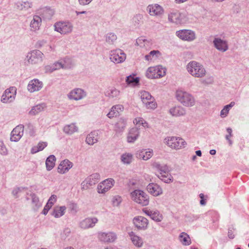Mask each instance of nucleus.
I'll return each instance as SVG.
<instances>
[{
  "mask_svg": "<svg viewBox=\"0 0 249 249\" xmlns=\"http://www.w3.org/2000/svg\"><path fill=\"white\" fill-rule=\"evenodd\" d=\"M187 71L193 77L203 78L207 74L206 70L204 66L196 61H191L186 66Z\"/></svg>",
  "mask_w": 249,
  "mask_h": 249,
  "instance_id": "nucleus-1",
  "label": "nucleus"
},
{
  "mask_svg": "<svg viewBox=\"0 0 249 249\" xmlns=\"http://www.w3.org/2000/svg\"><path fill=\"white\" fill-rule=\"evenodd\" d=\"M176 96L177 100L184 106L190 107L195 104L194 97L189 93L182 90H178L176 91Z\"/></svg>",
  "mask_w": 249,
  "mask_h": 249,
  "instance_id": "nucleus-2",
  "label": "nucleus"
},
{
  "mask_svg": "<svg viewBox=\"0 0 249 249\" xmlns=\"http://www.w3.org/2000/svg\"><path fill=\"white\" fill-rule=\"evenodd\" d=\"M164 142L169 147L175 149L184 148L187 143L181 138L176 136H169L165 138Z\"/></svg>",
  "mask_w": 249,
  "mask_h": 249,
  "instance_id": "nucleus-3",
  "label": "nucleus"
},
{
  "mask_svg": "<svg viewBox=\"0 0 249 249\" xmlns=\"http://www.w3.org/2000/svg\"><path fill=\"white\" fill-rule=\"evenodd\" d=\"M165 69L161 66L149 67L145 73L146 76L149 79L160 78L165 75Z\"/></svg>",
  "mask_w": 249,
  "mask_h": 249,
  "instance_id": "nucleus-4",
  "label": "nucleus"
},
{
  "mask_svg": "<svg viewBox=\"0 0 249 249\" xmlns=\"http://www.w3.org/2000/svg\"><path fill=\"white\" fill-rule=\"evenodd\" d=\"M43 53L39 50H33L27 55L28 61L32 64H37L43 60Z\"/></svg>",
  "mask_w": 249,
  "mask_h": 249,
  "instance_id": "nucleus-5",
  "label": "nucleus"
},
{
  "mask_svg": "<svg viewBox=\"0 0 249 249\" xmlns=\"http://www.w3.org/2000/svg\"><path fill=\"white\" fill-rule=\"evenodd\" d=\"M177 36L184 41H192L196 38L194 32L190 30H180L176 32Z\"/></svg>",
  "mask_w": 249,
  "mask_h": 249,
  "instance_id": "nucleus-6",
  "label": "nucleus"
},
{
  "mask_svg": "<svg viewBox=\"0 0 249 249\" xmlns=\"http://www.w3.org/2000/svg\"><path fill=\"white\" fill-rule=\"evenodd\" d=\"M132 223L138 230L144 231L147 228L148 220L142 216H137L133 218Z\"/></svg>",
  "mask_w": 249,
  "mask_h": 249,
  "instance_id": "nucleus-7",
  "label": "nucleus"
},
{
  "mask_svg": "<svg viewBox=\"0 0 249 249\" xmlns=\"http://www.w3.org/2000/svg\"><path fill=\"white\" fill-rule=\"evenodd\" d=\"M55 31L61 34H66L71 33L72 30V26L68 22H58L54 25Z\"/></svg>",
  "mask_w": 249,
  "mask_h": 249,
  "instance_id": "nucleus-8",
  "label": "nucleus"
},
{
  "mask_svg": "<svg viewBox=\"0 0 249 249\" xmlns=\"http://www.w3.org/2000/svg\"><path fill=\"white\" fill-rule=\"evenodd\" d=\"M17 92V89L12 87L6 89L2 94L1 101L4 103H8L12 102L15 98Z\"/></svg>",
  "mask_w": 249,
  "mask_h": 249,
  "instance_id": "nucleus-9",
  "label": "nucleus"
},
{
  "mask_svg": "<svg viewBox=\"0 0 249 249\" xmlns=\"http://www.w3.org/2000/svg\"><path fill=\"white\" fill-rule=\"evenodd\" d=\"M114 180L111 178L104 180L98 185V192L99 193L105 194L114 186Z\"/></svg>",
  "mask_w": 249,
  "mask_h": 249,
  "instance_id": "nucleus-10",
  "label": "nucleus"
},
{
  "mask_svg": "<svg viewBox=\"0 0 249 249\" xmlns=\"http://www.w3.org/2000/svg\"><path fill=\"white\" fill-rule=\"evenodd\" d=\"M110 59L115 63H120L125 60L126 55L122 50L118 49L111 52Z\"/></svg>",
  "mask_w": 249,
  "mask_h": 249,
  "instance_id": "nucleus-11",
  "label": "nucleus"
},
{
  "mask_svg": "<svg viewBox=\"0 0 249 249\" xmlns=\"http://www.w3.org/2000/svg\"><path fill=\"white\" fill-rule=\"evenodd\" d=\"M132 200L136 202H145L148 200V195L144 192L136 190L131 193Z\"/></svg>",
  "mask_w": 249,
  "mask_h": 249,
  "instance_id": "nucleus-12",
  "label": "nucleus"
},
{
  "mask_svg": "<svg viewBox=\"0 0 249 249\" xmlns=\"http://www.w3.org/2000/svg\"><path fill=\"white\" fill-rule=\"evenodd\" d=\"M147 10L152 16H160L163 14V8L158 4H153L148 6Z\"/></svg>",
  "mask_w": 249,
  "mask_h": 249,
  "instance_id": "nucleus-13",
  "label": "nucleus"
},
{
  "mask_svg": "<svg viewBox=\"0 0 249 249\" xmlns=\"http://www.w3.org/2000/svg\"><path fill=\"white\" fill-rule=\"evenodd\" d=\"M24 127L22 125L17 126L11 132L10 139L13 142L19 141L23 134Z\"/></svg>",
  "mask_w": 249,
  "mask_h": 249,
  "instance_id": "nucleus-14",
  "label": "nucleus"
},
{
  "mask_svg": "<svg viewBox=\"0 0 249 249\" xmlns=\"http://www.w3.org/2000/svg\"><path fill=\"white\" fill-rule=\"evenodd\" d=\"M142 212L155 221L160 222L163 219L162 214L158 211H153L144 208L142 209Z\"/></svg>",
  "mask_w": 249,
  "mask_h": 249,
  "instance_id": "nucleus-15",
  "label": "nucleus"
},
{
  "mask_svg": "<svg viewBox=\"0 0 249 249\" xmlns=\"http://www.w3.org/2000/svg\"><path fill=\"white\" fill-rule=\"evenodd\" d=\"M100 240L104 242H113L117 239V235L113 232H101L99 233Z\"/></svg>",
  "mask_w": 249,
  "mask_h": 249,
  "instance_id": "nucleus-16",
  "label": "nucleus"
},
{
  "mask_svg": "<svg viewBox=\"0 0 249 249\" xmlns=\"http://www.w3.org/2000/svg\"><path fill=\"white\" fill-rule=\"evenodd\" d=\"M86 96L85 92L80 89H76L71 90L68 94V97L71 100H79Z\"/></svg>",
  "mask_w": 249,
  "mask_h": 249,
  "instance_id": "nucleus-17",
  "label": "nucleus"
},
{
  "mask_svg": "<svg viewBox=\"0 0 249 249\" xmlns=\"http://www.w3.org/2000/svg\"><path fill=\"white\" fill-rule=\"evenodd\" d=\"M147 190L153 196H157L162 194V189L157 183H151L147 186Z\"/></svg>",
  "mask_w": 249,
  "mask_h": 249,
  "instance_id": "nucleus-18",
  "label": "nucleus"
},
{
  "mask_svg": "<svg viewBox=\"0 0 249 249\" xmlns=\"http://www.w3.org/2000/svg\"><path fill=\"white\" fill-rule=\"evenodd\" d=\"M97 222L98 219L95 217L87 218L81 221L80 226L84 229L92 228Z\"/></svg>",
  "mask_w": 249,
  "mask_h": 249,
  "instance_id": "nucleus-19",
  "label": "nucleus"
},
{
  "mask_svg": "<svg viewBox=\"0 0 249 249\" xmlns=\"http://www.w3.org/2000/svg\"><path fill=\"white\" fill-rule=\"evenodd\" d=\"M128 234L133 244L138 248H141L143 245V240L142 237L137 235L134 232L131 231Z\"/></svg>",
  "mask_w": 249,
  "mask_h": 249,
  "instance_id": "nucleus-20",
  "label": "nucleus"
},
{
  "mask_svg": "<svg viewBox=\"0 0 249 249\" xmlns=\"http://www.w3.org/2000/svg\"><path fill=\"white\" fill-rule=\"evenodd\" d=\"M184 17V15L177 11L171 13L168 16L170 21L177 24L181 23Z\"/></svg>",
  "mask_w": 249,
  "mask_h": 249,
  "instance_id": "nucleus-21",
  "label": "nucleus"
},
{
  "mask_svg": "<svg viewBox=\"0 0 249 249\" xmlns=\"http://www.w3.org/2000/svg\"><path fill=\"white\" fill-rule=\"evenodd\" d=\"M42 83L37 79L31 80L28 85V90L31 92L39 90L42 88Z\"/></svg>",
  "mask_w": 249,
  "mask_h": 249,
  "instance_id": "nucleus-22",
  "label": "nucleus"
},
{
  "mask_svg": "<svg viewBox=\"0 0 249 249\" xmlns=\"http://www.w3.org/2000/svg\"><path fill=\"white\" fill-rule=\"evenodd\" d=\"M72 166V163L68 160H65L58 165L57 171L60 174H64L68 172Z\"/></svg>",
  "mask_w": 249,
  "mask_h": 249,
  "instance_id": "nucleus-23",
  "label": "nucleus"
},
{
  "mask_svg": "<svg viewBox=\"0 0 249 249\" xmlns=\"http://www.w3.org/2000/svg\"><path fill=\"white\" fill-rule=\"evenodd\" d=\"M124 107L122 105H116L113 106L109 112L107 114V116L109 118L118 116L124 111Z\"/></svg>",
  "mask_w": 249,
  "mask_h": 249,
  "instance_id": "nucleus-24",
  "label": "nucleus"
},
{
  "mask_svg": "<svg viewBox=\"0 0 249 249\" xmlns=\"http://www.w3.org/2000/svg\"><path fill=\"white\" fill-rule=\"evenodd\" d=\"M69 66V64H62V62H57L53 63L52 65H48L46 66L45 69L47 72H52L53 71L62 69H68Z\"/></svg>",
  "mask_w": 249,
  "mask_h": 249,
  "instance_id": "nucleus-25",
  "label": "nucleus"
},
{
  "mask_svg": "<svg viewBox=\"0 0 249 249\" xmlns=\"http://www.w3.org/2000/svg\"><path fill=\"white\" fill-rule=\"evenodd\" d=\"M41 18L38 16H34L30 22V26L31 30L34 32L38 30L41 25Z\"/></svg>",
  "mask_w": 249,
  "mask_h": 249,
  "instance_id": "nucleus-26",
  "label": "nucleus"
},
{
  "mask_svg": "<svg viewBox=\"0 0 249 249\" xmlns=\"http://www.w3.org/2000/svg\"><path fill=\"white\" fill-rule=\"evenodd\" d=\"M153 43L151 39H147L141 36L136 40V44L141 48H150Z\"/></svg>",
  "mask_w": 249,
  "mask_h": 249,
  "instance_id": "nucleus-27",
  "label": "nucleus"
},
{
  "mask_svg": "<svg viewBox=\"0 0 249 249\" xmlns=\"http://www.w3.org/2000/svg\"><path fill=\"white\" fill-rule=\"evenodd\" d=\"M213 43L216 48L219 51L224 52L227 51L228 49L227 42L221 39L215 38L213 41Z\"/></svg>",
  "mask_w": 249,
  "mask_h": 249,
  "instance_id": "nucleus-28",
  "label": "nucleus"
},
{
  "mask_svg": "<svg viewBox=\"0 0 249 249\" xmlns=\"http://www.w3.org/2000/svg\"><path fill=\"white\" fill-rule=\"evenodd\" d=\"M139 135V132L137 128H132L129 132L127 137L128 142H133L136 140Z\"/></svg>",
  "mask_w": 249,
  "mask_h": 249,
  "instance_id": "nucleus-29",
  "label": "nucleus"
},
{
  "mask_svg": "<svg viewBox=\"0 0 249 249\" xmlns=\"http://www.w3.org/2000/svg\"><path fill=\"white\" fill-rule=\"evenodd\" d=\"M169 112L173 116L178 117L185 114L184 109L180 106H176L170 108Z\"/></svg>",
  "mask_w": 249,
  "mask_h": 249,
  "instance_id": "nucleus-30",
  "label": "nucleus"
},
{
  "mask_svg": "<svg viewBox=\"0 0 249 249\" xmlns=\"http://www.w3.org/2000/svg\"><path fill=\"white\" fill-rule=\"evenodd\" d=\"M153 155V150L151 149H142L140 151L139 158L144 160L150 159Z\"/></svg>",
  "mask_w": 249,
  "mask_h": 249,
  "instance_id": "nucleus-31",
  "label": "nucleus"
},
{
  "mask_svg": "<svg viewBox=\"0 0 249 249\" xmlns=\"http://www.w3.org/2000/svg\"><path fill=\"white\" fill-rule=\"evenodd\" d=\"M98 134L96 131H93L89 133L86 138V142L90 145H93L97 142Z\"/></svg>",
  "mask_w": 249,
  "mask_h": 249,
  "instance_id": "nucleus-32",
  "label": "nucleus"
},
{
  "mask_svg": "<svg viewBox=\"0 0 249 249\" xmlns=\"http://www.w3.org/2000/svg\"><path fill=\"white\" fill-rule=\"evenodd\" d=\"M125 81L128 85L135 86L139 84L140 78L136 74H132L126 77Z\"/></svg>",
  "mask_w": 249,
  "mask_h": 249,
  "instance_id": "nucleus-33",
  "label": "nucleus"
},
{
  "mask_svg": "<svg viewBox=\"0 0 249 249\" xmlns=\"http://www.w3.org/2000/svg\"><path fill=\"white\" fill-rule=\"evenodd\" d=\"M106 96L109 98H118L120 95V91L118 89L112 87L106 91Z\"/></svg>",
  "mask_w": 249,
  "mask_h": 249,
  "instance_id": "nucleus-34",
  "label": "nucleus"
},
{
  "mask_svg": "<svg viewBox=\"0 0 249 249\" xmlns=\"http://www.w3.org/2000/svg\"><path fill=\"white\" fill-rule=\"evenodd\" d=\"M134 124L138 127H141V126L144 128L148 127V124L141 117H137L134 119L133 120Z\"/></svg>",
  "mask_w": 249,
  "mask_h": 249,
  "instance_id": "nucleus-35",
  "label": "nucleus"
},
{
  "mask_svg": "<svg viewBox=\"0 0 249 249\" xmlns=\"http://www.w3.org/2000/svg\"><path fill=\"white\" fill-rule=\"evenodd\" d=\"M65 210L66 207L65 206L55 208L53 210L52 215L56 218L60 217L64 214Z\"/></svg>",
  "mask_w": 249,
  "mask_h": 249,
  "instance_id": "nucleus-36",
  "label": "nucleus"
},
{
  "mask_svg": "<svg viewBox=\"0 0 249 249\" xmlns=\"http://www.w3.org/2000/svg\"><path fill=\"white\" fill-rule=\"evenodd\" d=\"M55 158L53 155L50 156L46 160V166L48 170H52L55 165Z\"/></svg>",
  "mask_w": 249,
  "mask_h": 249,
  "instance_id": "nucleus-37",
  "label": "nucleus"
},
{
  "mask_svg": "<svg viewBox=\"0 0 249 249\" xmlns=\"http://www.w3.org/2000/svg\"><path fill=\"white\" fill-rule=\"evenodd\" d=\"M179 239L180 242L185 246L189 245L191 244V240L189 235L185 233L182 232L179 236Z\"/></svg>",
  "mask_w": 249,
  "mask_h": 249,
  "instance_id": "nucleus-38",
  "label": "nucleus"
},
{
  "mask_svg": "<svg viewBox=\"0 0 249 249\" xmlns=\"http://www.w3.org/2000/svg\"><path fill=\"white\" fill-rule=\"evenodd\" d=\"M46 106L44 104H40L34 107L30 111L31 115H35L43 111Z\"/></svg>",
  "mask_w": 249,
  "mask_h": 249,
  "instance_id": "nucleus-39",
  "label": "nucleus"
},
{
  "mask_svg": "<svg viewBox=\"0 0 249 249\" xmlns=\"http://www.w3.org/2000/svg\"><path fill=\"white\" fill-rule=\"evenodd\" d=\"M160 55V53L159 51H152L150 53L145 56V59L148 61H151L155 60Z\"/></svg>",
  "mask_w": 249,
  "mask_h": 249,
  "instance_id": "nucleus-40",
  "label": "nucleus"
},
{
  "mask_svg": "<svg viewBox=\"0 0 249 249\" xmlns=\"http://www.w3.org/2000/svg\"><path fill=\"white\" fill-rule=\"evenodd\" d=\"M47 146L46 142H39L36 146L32 147L31 153L32 154L36 153L40 151L43 150Z\"/></svg>",
  "mask_w": 249,
  "mask_h": 249,
  "instance_id": "nucleus-41",
  "label": "nucleus"
},
{
  "mask_svg": "<svg viewBox=\"0 0 249 249\" xmlns=\"http://www.w3.org/2000/svg\"><path fill=\"white\" fill-rule=\"evenodd\" d=\"M140 96L142 102L144 104H147L150 100L153 99L150 94L145 91H141L140 92Z\"/></svg>",
  "mask_w": 249,
  "mask_h": 249,
  "instance_id": "nucleus-42",
  "label": "nucleus"
},
{
  "mask_svg": "<svg viewBox=\"0 0 249 249\" xmlns=\"http://www.w3.org/2000/svg\"><path fill=\"white\" fill-rule=\"evenodd\" d=\"M63 130L65 133L71 134L77 131V127L75 124H71L67 125L64 126Z\"/></svg>",
  "mask_w": 249,
  "mask_h": 249,
  "instance_id": "nucleus-43",
  "label": "nucleus"
},
{
  "mask_svg": "<svg viewBox=\"0 0 249 249\" xmlns=\"http://www.w3.org/2000/svg\"><path fill=\"white\" fill-rule=\"evenodd\" d=\"M235 105L234 102H231L229 105L225 106L224 108L222 109L220 112V116L221 117L224 118L227 116L230 109L233 107Z\"/></svg>",
  "mask_w": 249,
  "mask_h": 249,
  "instance_id": "nucleus-44",
  "label": "nucleus"
},
{
  "mask_svg": "<svg viewBox=\"0 0 249 249\" xmlns=\"http://www.w3.org/2000/svg\"><path fill=\"white\" fill-rule=\"evenodd\" d=\"M31 4L29 2H18L17 7L19 10H26L31 7Z\"/></svg>",
  "mask_w": 249,
  "mask_h": 249,
  "instance_id": "nucleus-45",
  "label": "nucleus"
},
{
  "mask_svg": "<svg viewBox=\"0 0 249 249\" xmlns=\"http://www.w3.org/2000/svg\"><path fill=\"white\" fill-rule=\"evenodd\" d=\"M133 159L132 155L131 154H124L122 156V161L126 164H129Z\"/></svg>",
  "mask_w": 249,
  "mask_h": 249,
  "instance_id": "nucleus-46",
  "label": "nucleus"
},
{
  "mask_svg": "<svg viewBox=\"0 0 249 249\" xmlns=\"http://www.w3.org/2000/svg\"><path fill=\"white\" fill-rule=\"evenodd\" d=\"M160 174V178L165 182L168 183L171 181V175H169L168 173L165 172H162V171H161Z\"/></svg>",
  "mask_w": 249,
  "mask_h": 249,
  "instance_id": "nucleus-47",
  "label": "nucleus"
},
{
  "mask_svg": "<svg viewBox=\"0 0 249 249\" xmlns=\"http://www.w3.org/2000/svg\"><path fill=\"white\" fill-rule=\"evenodd\" d=\"M117 39L116 36L113 33L108 34L106 41L109 44L113 43Z\"/></svg>",
  "mask_w": 249,
  "mask_h": 249,
  "instance_id": "nucleus-48",
  "label": "nucleus"
},
{
  "mask_svg": "<svg viewBox=\"0 0 249 249\" xmlns=\"http://www.w3.org/2000/svg\"><path fill=\"white\" fill-rule=\"evenodd\" d=\"M146 106V107L147 108L150 109H155L157 107V104L154 101V99H152L151 100H150L147 104H145Z\"/></svg>",
  "mask_w": 249,
  "mask_h": 249,
  "instance_id": "nucleus-49",
  "label": "nucleus"
},
{
  "mask_svg": "<svg viewBox=\"0 0 249 249\" xmlns=\"http://www.w3.org/2000/svg\"><path fill=\"white\" fill-rule=\"evenodd\" d=\"M0 154L5 155L7 154V150L2 142H0Z\"/></svg>",
  "mask_w": 249,
  "mask_h": 249,
  "instance_id": "nucleus-50",
  "label": "nucleus"
},
{
  "mask_svg": "<svg viewBox=\"0 0 249 249\" xmlns=\"http://www.w3.org/2000/svg\"><path fill=\"white\" fill-rule=\"evenodd\" d=\"M69 209L71 212L72 213H75L78 211V207L76 203H70L69 205Z\"/></svg>",
  "mask_w": 249,
  "mask_h": 249,
  "instance_id": "nucleus-51",
  "label": "nucleus"
},
{
  "mask_svg": "<svg viewBox=\"0 0 249 249\" xmlns=\"http://www.w3.org/2000/svg\"><path fill=\"white\" fill-rule=\"evenodd\" d=\"M53 204V203H46L41 213L44 215H46L49 210L52 206Z\"/></svg>",
  "mask_w": 249,
  "mask_h": 249,
  "instance_id": "nucleus-52",
  "label": "nucleus"
},
{
  "mask_svg": "<svg viewBox=\"0 0 249 249\" xmlns=\"http://www.w3.org/2000/svg\"><path fill=\"white\" fill-rule=\"evenodd\" d=\"M227 131L229 134L226 136V139L229 141L230 144H231V141L230 140V138L232 136V129L230 128H228L227 129Z\"/></svg>",
  "mask_w": 249,
  "mask_h": 249,
  "instance_id": "nucleus-53",
  "label": "nucleus"
},
{
  "mask_svg": "<svg viewBox=\"0 0 249 249\" xmlns=\"http://www.w3.org/2000/svg\"><path fill=\"white\" fill-rule=\"evenodd\" d=\"M234 229L232 228H229L228 230V237L230 239H232L234 238Z\"/></svg>",
  "mask_w": 249,
  "mask_h": 249,
  "instance_id": "nucleus-54",
  "label": "nucleus"
},
{
  "mask_svg": "<svg viewBox=\"0 0 249 249\" xmlns=\"http://www.w3.org/2000/svg\"><path fill=\"white\" fill-rule=\"evenodd\" d=\"M122 201L121 197L119 195H115L113 196V202H121Z\"/></svg>",
  "mask_w": 249,
  "mask_h": 249,
  "instance_id": "nucleus-55",
  "label": "nucleus"
},
{
  "mask_svg": "<svg viewBox=\"0 0 249 249\" xmlns=\"http://www.w3.org/2000/svg\"><path fill=\"white\" fill-rule=\"evenodd\" d=\"M62 62V64H69V66L68 69L71 68V67L72 65V61L69 58H66L65 60H63V62Z\"/></svg>",
  "mask_w": 249,
  "mask_h": 249,
  "instance_id": "nucleus-56",
  "label": "nucleus"
},
{
  "mask_svg": "<svg viewBox=\"0 0 249 249\" xmlns=\"http://www.w3.org/2000/svg\"><path fill=\"white\" fill-rule=\"evenodd\" d=\"M92 0H79L80 4L84 5L89 4Z\"/></svg>",
  "mask_w": 249,
  "mask_h": 249,
  "instance_id": "nucleus-57",
  "label": "nucleus"
},
{
  "mask_svg": "<svg viewBox=\"0 0 249 249\" xmlns=\"http://www.w3.org/2000/svg\"><path fill=\"white\" fill-rule=\"evenodd\" d=\"M20 192V190L19 188H15L12 191V194L15 197H16L18 193Z\"/></svg>",
  "mask_w": 249,
  "mask_h": 249,
  "instance_id": "nucleus-58",
  "label": "nucleus"
},
{
  "mask_svg": "<svg viewBox=\"0 0 249 249\" xmlns=\"http://www.w3.org/2000/svg\"><path fill=\"white\" fill-rule=\"evenodd\" d=\"M56 199H57V197L55 195H52L50 198H49V199L48 200V202H55L56 201Z\"/></svg>",
  "mask_w": 249,
  "mask_h": 249,
  "instance_id": "nucleus-59",
  "label": "nucleus"
},
{
  "mask_svg": "<svg viewBox=\"0 0 249 249\" xmlns=\"http://www.w3.org/2000/svg\"><path fill=\"white\" fill-rule=\"evenodd\" d=\"M7 213V209L4 207H0V213L2 215H5Z\"/></svg>",
  "mask_w": 249,
  "mask_h": 249,
  "instance_id": "nucleus-60",
  "label": "nucleus"
},
{
  "mask_svg": "<svg viewBox=\"0 0 249 249\" xmlns=\"http://www.w3.org/2000/svg\"><path fill=\"white\" fill-rule=\"evenodd\" d=\"M199 196H200V197L201 198L200 202H201V203L204 202L205 199L204 198V195L203 194H200L199 195Z\"/></svg>",
  "mask_w": 249,
  "mask_h": 249,
  "instance_id": "nucleus-61",
  "label": "nucleus"
},
{
  "mask_svg": "<svg viewBox=\"0 0 249 249\" xmlns=\"http://www.w3.org/2000/svg\"><path fill=\"white\" fill-rule=\"evenodd\" d=\"M196 154L198 156H201V152L200 150H197L196 151Z\"/></svg>",
  "mask_w": 249,
  "mask_h": 249,
  "instance_id": "nucleus-62",
  "label": "nucleus"
},
{
  "mask_svg": "<svg viewBox=\"0 0 249 249\" xmlns=\"http://www.w3.org/2000/svg\"><path fill=\"white\" fill-rule=\"evenodd\" d=\"M64 232L67 234L70 233V230L69 229H66L64 230Z\"/></svg>",
  "mask_w": 249,
  "mask_h": 249,
  "instance_id": "nucleus-63",
  "label": "nucleus"
},
{
  "mask_svg": "<svg viewBox=\"0 0 249 249\" xmlns=\"http://www.w3.org/2000/svg\"><path fill=\"white\" fill-rule=\"evenodd\" d=\"M105 249H118V248L114 247L109 246L105 248Z\"/></svg>",
  "mask_w": 249,
  "mask_h": 249,
  "instance_id": "nucleus-64",
  "label": "nucleus"
}]
</instances>
